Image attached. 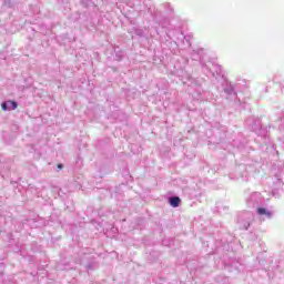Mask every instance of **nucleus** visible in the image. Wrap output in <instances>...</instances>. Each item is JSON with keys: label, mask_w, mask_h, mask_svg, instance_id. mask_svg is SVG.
<instances>
[{"label": "nucleus", "mask_w": 284, "mask_h": 284, "mask_svg": "<svg viewBox=\"0 0 284 284\" xmlns=\"http://www.w3.org/2000/svg\"><path fill=\"white\" fill-rule=\"evenodd\" d=\"M116 58H118V61H121V57L116 55Z\"/></svg>", "instance_id": "11"}, {"label": "nucleus", "mask_w": 284, "mask_h": 284, "mask_svg": "<svg viewBox=\"0 0 284 284\" xmlns=\"http://www.w3.org/2000/svg\"><path fill=\"white\" fill-rule=\"evenodd\" d=\"M248 216H252V213H247Z\"/></svg>", "instance_id": "12"}, {"label": "nucleus", "mask_w": 284, "mask_h": 284, "mask_svg": "<svg viewBox=\"0 0 284 284\" xmlns=\"http://www.w3.org/2000/svg\"><path fill=\"white\" fill-rule=\"evenodd\" d=\"M59 170H63V164H58Z\"/></svg>", "instance_id": "10"}, {"label": "nucleus", "mask_w": 284, "mask_h": 284, "mask_svg": "<svg viewBox=\"0 0 284 284\" xmlns=\"http://www.w3.org/2000/svg\"><path fill=\"white\" fill-rule=\"evenodd\" d=\"M257 215L260 216V219L262 221H265L267 219H272V216H274V212L265 209V207H258L257 209Z\"/></svg>", "instance_id": "3"}, {"label": "nucleus", "mask_w": 284, "mask_h": 284, "mask_svg": "<svg viewBox=\"0 0 284 284\" xmlns=\"http://www.w3.org/2000/svg\"><path fill=\"white\" fill-rule=\"evenodd\" d=\"M1 108L4 112H10L11 110H17V108H19V104L17 103V101H4L1 104Z\"/></svg>", "instance_id": "4"}, {"label": "nucleus", "mask_w": 284, "mask_h": 284, "mask_svg": "<svg viewBox=\"0 0 284 284\" xmlns=\"http://www.w3.org/2000/svg\"><path fill=\"white\" fill-rule=\"evenodd\" d=\"M283 180H281V178L276 176L275 181L273 182V190H272V194L275 197H278V192H281V190H283Z\"/></svg>", "instance_id": "2"}, {"label": "nucleus", "mask_w": 284, "mask_h": 284, "mask_svg": "<svg viewBox=\"0 0 284 284\" xmlns=\"http://www.w3.org/2000/svg\"><path fill=\"white\" fill-rule=\"evenodd\" d=\"M210 72L213 77H222L223 75V68L219 64H213L212 69H210Z\"/></svg>", "instance_id": "5"}, {"label": "nucleus", "mask_w": 284, "mask_h": 284, "mask_svg": "<svg viewBox=\"0 0 284 284\" xmlns=\"http://www.w3.org/2000/svg\"><path fill=\"white\" fill-rule=\"evenodd\" d=\"M252 120H247L246 123L251 125L252 130L256 132V130H261V121L256 120L254 124L251 123Z\"/></svg>", "instance_id": "7"}, {"label": "nucleus", "mask_w": 284, "mask_h": 284, "mask_svg": "<svg viewBox=\"0 0 284 284\" xmlns=\"http://www.w3.org/2000/svg\"><path fill=\"white\" fill-rule=\"evenodd\" d=\"M169 203H170L171 207H179V205H181V197L172 196L169 199Z\"/></svg>", "instance_id": "6"}, {"label": "nucleus", "mask_w": 284, "mask_h": 284, "mask_svg": "<svg viewBox=\"0 0 284 284\" xmlns=\"http://www.w3.org/2000/svg\"><path fill=\"white\" fill-rule=\"evenodd\" d=\"M248 227H250V222H246V223L244 224V230H248Z\"/></svg>", "instance_id": "9"}, {"label": "nucleus", "mask_w": 284, "mask_h": 284, "mask_svg": "<svg viewBox=\"0 0 284 284\" xmlns=\"http://www.w3.org/2000/svg\"><path fill=\"white\" fill-rule=\"evenodd\" d=\"M261 203V193L255 192L252 193L247 199H246V205L248 207H256Z\"/></svg>", "instance_id": "1"}, {"label": "nucleus", "mask_w": 284, "mask_h": 284, "mask_svg": "<svg viewBox=\"0 0 284 284\" xmlns=\"http://www.w3.org/2000/svg\"><path fill=\"white\" fill-rule=\"evenodd\" d=\"M224 92L229 95L236 94L234 91V85L232 84H226V87L224 88Z\"/></svg>", "instance_id": "8"}]
</instances>
